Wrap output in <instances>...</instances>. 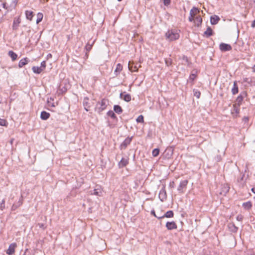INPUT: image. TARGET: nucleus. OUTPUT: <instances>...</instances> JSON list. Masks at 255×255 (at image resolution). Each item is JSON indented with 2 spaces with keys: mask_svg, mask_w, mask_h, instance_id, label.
Segmentation results:
<instances>
[{
  "mask_svg": "<svg viewBox=\"0 0 255 255\" xmlns=\"http://www.w3.org/2000/svg\"><path fill=\"white\" fill-rule=\"evenodd\" d=\"M32 70L34 73L38 74L41 73L43 71L42 68L37 66H33L32 67Z\"/></svg>",
  "mask_w": 255,
  "mask_h": 255,
  "instance_id": "obj_23",
  "label": "nucleus"
},
{
  "mask_svg": "<svg viewBox=\"0 0 255 255\" xmlns=\"http://www.w3.org/2000/svg\"><path fill=\"white\" fill-rule=\"evenodd\" d=\"M40 228H43L44 225L43 224H38Z\"/></svg>",
  "mask_w": 255,
  "mask_h": 255,
  "instance_id": "obj_51",
  "label": "nucleus"
},
{
  "mask_svg": "<svg viewBox=\"0 0 255 255\" xmlns=\"http://www.w3.org/2000/svg\"><path fill=\"white\" fill-rule=\"evenodd\" d=\"M159 198L161 201H164L167 198V195L165 190L164 188L161 189L159 193Z\"/></svg>",
  "mask_w": 255,
  "mask_h": 255,
  "instance_id": "obj_12",
  "label": "nucleus"
},
{
  "mask_svg": "<svg viewBox=\"0 0 255 255\" xmlns=\"http://www.w3.org/2000/svg\"><path fill=\"white\" fill-rule=\"evenodd\" d=\"M0 103H1V100H0Z\"/></svg>",
  "mask_w": 255,
  "mask_h": 255,
  "instance_id": "obj_55",
  "label": "nucleus"
},
{
  "mask_svg": "<svg viewBox=\"0 0 255 255\" xmlns=\"http://www.w3.org/2000/svg\"><path fill=\"white\" fill-rule=\"evenodd\" d=\"M107 115L108 116L111 117L113 119H115L117 118V116H116L114 112L112 111H109L107 113Z\"/></svg>",
  "mask_w": 255,
  "mask_h": 255,
  "instance_id": "obj_33",
  "label": "nucleus"
},
{
  "mask_svg": "<svg viewBox=\"0 0 255 255\" xmlns=\"http://www.w3.org/2000/svg\"><path fill=\"white\" fill-rule=\"evenodd\" d=\"M220 18L217 15H214L213 16H211L210 18V22L212 24H216L218 21L220 20Z\"/></svg>",
  "mask_w": 255,
  "mask_h": 255,
  "instance_id": "obj_20",
  "label": "nucleus"
},
{
  "mask_svg": "<svg viewBox=\"0 0 255 255\" xmlns=\"http://www.w3.org/2000/svg\"><path fill=\"white\" fill-rule=\"evenodd\" d=\"M194 21L195 23V25L196 26L199 27L201 25V23L202 22V18L201 17V16H197L195 17V19Z\"/></svg>",
  "mask_w": 255,
  "mask_h": 255,
  "instance_id": "obj_19",
  "label": "nucleus"
},
{
  "mask_svg": "<svg viewBox=\"0 0 255 255\" xmlns=\"http://www.w3.org/2000/svg\"><path fill=\"white\" fill-rule=\"evenodd\" d=\"M200 11L198 8L193 7L190 11V15L193 16L194 17L199 13Z\"/></svg>",
  "mask_w": 255,
  "mask_h": 255,
  "instance_id": "obj_18",
  "label": "nucleus"
},
{
  "mask_svg": "<svg viewBox=\"0 0 255 255\" xmlns=\"http://www.w3.org/2000/svg\"><path fill=\"white\" fill-rule=\"evenodd\" d=\"M165 64L167 66H170L171 63H172V60L170 58H168V59H166L165 60Z\"/></svg>",
  "mask_w": 255,
  "mask_h": 255,
  "instance_id": "obj_40",
  "label": "nucleus"
},
{
  "mask_svg": "<svg viewBox=\"0 0 255 255\" xmlns=\"http://www.w3.org/2000/svg\"><path fill=\"white\" fill-rule=\"evenodd\" d=\"M237 220L239 221H242L243 219V217L242 215H239L237 217Z\"/></svg>",
  "mask_w": 255,
  "mask_h": 255,
  "instance_id": "obj_44",
  "label": "nucleus"
},
{
  "mask_svg": "<svg viewBox=\"0 0 255 255\" xmlns=\"http://www.w3.org/2000/svg\"><path fill=\"white\" fill-rule=\"evenodd\" d=\"M28 58H24L22 59H21L18 63V67L19 68H22L23 66L25 65L28 63Z\"/></svg>",
  "mask_w": 255,
  "mask_h": 255,
  "instance_id": "obj_21",
  "label": "nucleus"
},
{
  "mask_svg": "<svg viewBox=\"0 0 255 255\" xmlns=\"http://www.w3.org/2000/svg\"><path fill=\"white\" fill-rule=\"evenodd\" d=\"M229 189L230 187L228 184L222 185L220 193L221 195H225L229 192Z\"/></svg>",
  "mask_w": 255,
  "mask_h": 255,
  "instance_id": "obj_9",
  "label": "nucleus"
},
{
  "mask_svg": "<svg viewBox=\"0 0 255 255\" xmlns=\"http://www.w3.org/2000/svg\"><path fill=\"white\" fill-rule=\"evenodd\" d=\"M213 31L212 28L210 27H208L207 29V30L204 32V35L207 37H209L210 36L212 35Z\"/></svg>",
  "mask_w": 255,
  "mask_h": 255,
  "instance_id": "obj_26",
  "label": "nucleus"
},
{
  "mask_svg": "<svg viewBox=\"0 0 255 255\" xmlns=\"http://www.w3.org/2000/svg\"><path fill=\"white\" fill-rule=\"evenodd\" d=\"M179 36V33L176 29L169 30L165 33L166 39L170 41L178 39Z\"/></svg>",
  "mask_w": 255,
  "mask_h": 255,
  "instance_id": "obj_1",
  "label": "nucleus"
},
{
  "mask_svg": "<svg viewBox=\"0 0 255 255\" xmlns=\"http://www.w3.org/2000/svg\"><path fill=\"white\" fill-rule=\"evenodd\" d=\"M91 195H95L96 196H101L102 194L101 187L99 185H96L95 188L93 190L90 191Z\"/></svg>",
  "mask_w": 255,
  "mask_h": 255,
  "instance_id": "obj_6",
  "label": "nucleus"
},
{
  "mask_svg": "<svg viewBox=\"0 0 255 255\" xmlns=\"http://www.w3.org/2000/svg\"><path fill=\"white\" fill-rule=\"evenodd\" d=\"M194 17L192 16H191V15H190L189 18H188V20L190 22H192L194 21Z\"/></svg>",
  "mask_w": 255,
  "mask_h": 255,
  "instance_id": "obj_47",
  "label": "nucleus"
},
{
  "mask_svg": "<svg viewBox=\"0 0 255 255\" xmlns=\"http://www.w3.org/2000/svg\"><path fill=\"white\" fill-rule=\"evenodd\" d=\"M232 226H233V227L234 228L233 231L235 232H236L238 230V228L234 225H232Z\"/></svg>",
  "mask_w": 255,
  "mask_h": 255,
  "instance_id": "obj_50",
  "label": "nucleus"
},
{
  "mask_svg": "<svg viewBox=\"0 0 255 255\" xmlns=\"http://www.w3.org/2000/svg\"><path fill=\"white\" fill-rule=\"evenodd\" d=\"M94 43V41H93L92 43H90V42H88L85 46V49L87 52H89L92 49L93 43Z\"/></svg>",
  "mask_w": 255,
  "mask_h": 255,
  "instance_id": "obj_31",
  "label": "nucleus"
},
{
  "mask_svg": "<svg viewBox=\"0 0 255 255\" xmlns=\"http://www.w3.org/2000/svg\"><path fill=\"white\" fill-rule=\"evenodd\" d=\"M83 106H84V109L86 111H89V109L90 107V104L89 103V98L87 97H85L83 100Z\"/></svg>",
  "mask_w": 255,
  "mask_h": 255,
  "instance_id": "obj_17",
  "label": "nucleus"
},
{
  "mask_svg": "<svg viewBox=\"0 0 255 255\" xmlns=\"http://www.w3.org/2000/svg\"><path fill=\"white\" fill-rule=\"evenodd\" d=\"M196 74H191L190 75L189 79L192 80V81H193L196 78Z\"/></svg>",
  "mask_w": 255,
  "mask_h": 255,
  "instance_id": "obj_43",
  "label": "nucleus"
},
{
  "mask_svg": "<svg viewBox=\"0 0 255 255\" xmlns=\"http://www.w3.org/2000/svg\"><path fill=\"white\" fill-rule=\"evenodd\" d=\"M151 214L153 215L154 217H155L156 218H158V216H157L156 214H155V212L154 211V210H152L151 211Z\"/></svg>",
  "mask_w": 255,
  "mask_h": 255,
  "instance_id": "obj_48",
  "label": "nucleus"
},
{
  "mask_svg": "<svg viewBox=\"0 0 255 255\" xmlns=\"http://www.w3.org/2000/svg\"><path fill=\"white\" fill-rule=\"evenodd\" d=\"M5 6V3H3V7L4 8Z\"/></svg>",
  "mask_w": 255,
  "mask_h": 255,
  "instance_id": "obj_53",
  "label": "nucleus"
},
{
  "mask_svg": "<svg viewBox=\"0 0 255 255\" xmlns=\"http://www.w3.org/2000/svg\"><path fill=\"white\" fill-rule=\"evenodd\" d=\"M109 104V101L106 99H103L101 101L98 102L95 107V111L99 114L105 110L107 105Z\"/></svg>",
  "mask_w": 255,
  "mask_h": 255,
  "instance_id": "obj_2",
  "label": "nucleus"
},
{
  "mask_svg": "<svg viewBox=\"0 0 255 255\" xmlns=\"http://www.w3.org/2000/svg\"><path fill=\"white\" fill-rule=\"evenodd\" d=\"M169 186L172 188H174L175 186L174 182V181L171 182L169 184Z\"/></svg>",
  "mask_w": 255,
  "mask_h": 255,
  "instance_id": "obj_46",
  "label": "nucleus"
},
{
  "mask_svg": "<svg viewBox=\"0 0 255 255\" xmlns=\"http://www.w3.org/2000/svg\"><path fill=\"white\" fill-rule=\"evenodd\" d=\"M252 27H255V19L252 22Z\"/></svg>",
  "mask_w": 255,
  "mask_h": 255,
  "instance_id": "obj_49",
  "label": "nucleus"
},
{
  "mask_svg": "<svg viewBox=\"0 0 255 255\" xmlns=\"http://www.w3.org/2000/svg\"><path fill=\"white\" fill-rule=\"evenodd\" d=\"M188 183L187 180H184L180 182L177 191L179 193H183L186 189L187 185Z\"/></svg>",
  "mask_w": 255,
  "mask_h": 255,
  "instance_id": "obj_3",
  "label": "nucleus"
},
{
  "mask_svg": "<svg viewBox=\"0 0 255 255\" xmlns=\"http://www.w3.org/2000/svg\"><path fill=\"white\" fill-rule=\"evenodd\" d=\"M194 96L199 99L200 97L201 93L199 91L194 90Z\"/></svg>",
  "mask_w": 255,
  "mask_h": 255,
  "instance_id": "obj_37",
  "label": "nucleus"
},
{
  "mask_svg": "<svg viewBox=\"0 0 255 255\" xmlns=\"http://www.w3.org/2000/svg\"><path fill=\"white\" fill-rule=\"evenodd\" d=\"M25 14H26V18L28 19H29L30 20L32 19V18L33 17V15L32 11L26 10L25 11Z\"/></svg>",
  "mask_w": 255,
  "mask_h": 255,
  "instance_id": "obj_30",
  "label": "nucleus"
},
{
  "mask_svg": "<svg viewBox=\"0 0 255 255\" xmlns=\"http://www.w3.org/2000/svg\"><path fill=\"white\" fill-rule=\"evenodd\" d=\"M8 55L11 57L12 61H14L17 57V55L12 51H9Z\"/></svg>",
  "mask_w": 255,
  "mask_h": 255,
  "instance_id": "obj_27",
  "label": "nucleus"
},
{
  "mask_svg": "<svg viewBox=\"0 0 255 255\" xmlns=\"http://www.w3.org/2000/svg\"><path fill=\"white\" fill-rule=\"evenodd\" d=\"M174 216V213L172 211L170 210L166 212L163 216H160V217H158V219H161L166 218H172Z\"/></svg>",
  "mask_w": 255,
  "mask_h": 255,
  "instance_id": "obj_14",
  "label": "nucleus"
},
{
  "mask_svg": "<svg viewBox=\"0 0 255 255\" xmlns=\"http://www.w3.org/2000/svg\"><path fill=\"white\" fill-rule=\"evenodd\" d=\"M137 123H142L144 122V118L142 115L139 116L136 120Z\"/></svg>",
  "mask_w": 255,
  "mask_h": 255,
  "instance_id": "obj_36",
  "label": "nucleus"
},
{
  "mask_svg": "<svg viewBox=\"0 0 255 255\" xmlns=\"http://www.w3.org/2000/svg\"><path fill=\"white\" fill-rule=\"evenodd\" d=\"M22 204V200H19V201L18 202V205H13L11 207L12 210H15L18 206L21 205Z\"/></svg>",
  "mask_w": 255,
  "mask_h": 255,
  "instance_id": "obj_34",
  "label": "nucleus"
},
{
  "mask_svg": "<svg viewBox=\"0 0 255 255\" xmlns=\"http://www.w3.org/2000/svg\"><path fill=\"white\" fill-rule=\"evenodd\" d=\"M16 247V244L15 243L11 244L6 251V254L8 255H12L13 254Z\"/></svg>",
  "mask_w": 255,
  "mask_h": 255,
  "instance_id": "obj_8",
  "label": "nucleus"
},
{
  "mask_svg": "<svg viewBox=\"0 0 255 255\" xmlns=\"http://www.w3.org/2000/svg\"><path fill=\"white\" fill-rule=\"evenodd\" d=\"M170 3V0H164V4L165 5H168Z\"/></svg>",
  "mask_w": 255,
  "mask_h": 255,
  "instance_id": "obj_45",
  "label": "nucleus"
},
{
  "mask_svg": "<svg viewBox=\"0 0 255 255\" xmlns=\"http://www.w3.org/2000/svg\"><path fill=\"white\" fill-rule=\"evenodd\" d=\"M50 117V114L45 111H42L41 113L40 118L43 120H47Z\"/></svg>",
  "mask_w": 255,
  "mask_h": 255,
  "instance_id": "obj_22",
  "label": "nucleus"
},
{
  "mask_svg": "<svg viewBox=\"0 0 255 255\" xmlns=\"http://www.w3.org/2000/svg\"><path fill=\"white\" fill-rule=\"evenodd\" d=\"M26 255L25 253L23 255Z\"/></svg>",
  "mask_w": 255,
  "mask_h": 255,
  "instance_id": "obj_54",
  "label": "nucleus"
},
{
  "mask_svg": "<svg viewBox=\"0 0 255 255\" xmlns=\"http://www.w3.org/2000/svg\"><path fill=\"white\" fill-rule=\"evenodd\" d=\"M114 110L118 114H120L123 112V109L119 105H115L114 107Z\"/></svg>",
  "mask_w": 255,
  "mask_h": 255,
  "instance_id": "obj_28",
  "label": "nucleus"
},
{
  "mask_svg": "<svg viewBox=\"0 0 255 255\" xmlns=\"http://www.w3.org/2000/svg\"><path fill=\"white\" fill-rule=\"evenodd\" d=\"M232 46L226 43H222L220 45V49L222 51H227L232 50Z\"/></svg>",
  "mask_w": 255,
  "mask_h": 255,
  "instance_id": "obj_7",
  "label": "nucleus"
},
{
  "mask_svg": "<svg viewBox=\"0 0 255 255\" xmlns=\"http://www.w3.org/2000/svg\"><path fill=\"white\" fill-rule=\"evenodd\" d=\"M42 17H43L42 14L40 13H38V18H37V19L36 20L37 23H38L39 22H40L42 20Z\"/></svg>",
  "mask_w": 255,
  "mask_h": 255,
  "instance_id": "obj_38",
  "label": "nucleus"
},
{
  "mask_svg": "<svg viewBox=\"0 0 255 255\" xmlns=\"http://www.w3.org/2000/svg\"><path fill=\"white\" fill-rule=\"evenodd\" d=\"M238 87L236 81L234 82L233 87L232 89V92L233 95H235L238 93Z\"/></svg>",
  "mask_w": 255,
  "mask_h": 255,
  "instance_id": "obj_24",
  "label": "nucleus"
},
{
  "mask_svg": "<svg viewBox=\"0 0 255 255\" xmlns=\"http://www.w3.org/2000/svg\"><path fill=\"white\" fill-rule=\"evenodd\" d=\"M252 191L253 193H255V187L252 188Z\"/></svg>",
  "mask_w": 255,
  "mask_h": 255,
  "instance_id": "obj_52",
  "label": "nucleus"
},
{
  "mask_svg": "<svg viewBox=\"0 0 255 255\" xmlns=\"http://www.w3.org/2000/svg\"><path fill=\"white\" fill-rule=\"evenodd\" d=\"M132 140V137H128L122 143L120 146L121 149H125L126 148L127 146L130 144Z\"/></svg>",
  "mask_w": 255,
  "mask_h": 255,
  "instance_id": "obj_5",
  "label": "nucleus"
},
{
  "mask_svg": "<svg viewBox=\"0 0 255 255\" xmlns=\"http://www.w3.org/2000/svg\"><path fill=\"white\" fill-rule=\"evenodd\" d=\"M152 155L154 157H156L159 155V150L158 148H155L152 151Z\"/></svg>",
  "mask_w": 255,
  "mask_h": 255,
  "instance_id": "obj_35",
  "label": "nucleus"
},
{
  "mask_svg": "<svg viewBox=\"0 0 255 255\" xmlns=\"http://www.w3.org/2000/svg\"><path fill=\"white\" fill-rule=\"evenodd\" d=\"M20 22V21L19 20V19H14L12 25V28L13 30H15L17 29Z\"/></svg>",
  "mask_w": 255,
  "mask_h": 255,
  "instance_id": "obj_29",
  "label": "nucleus"
},
{
  "mask_svg": "<svg viewBox=\"0 0 255 255\" xmlns=\"http://www.w3.org/2000/svg\"><path fill=\"white\" fill-rule=\"evenodd\" d=\"M6 123V121L5 120L2 119L0 118V126H5Z\"/></svg>",
  "mask_w": 255,
  "mask_h": 255,
  "instance_id": "obj_41",
  "label": "nucleus"
},
{
  "mask_svg": "<svg viewBox=\"0 0 255 255\" xmlns=\"http://www.w3.org/2000/svg\"><path fill=\"white\" fill-rule=\"evenodd\" d=\"M166 227L168 230L176 229L177 227L175 222H167L166 224Z\"/></svg>",
  "mask_w": 255,
  "mask_h": 255,
  "instance_id": "obj_10",
  "label": "nucleus"
},
{
  "mask_svg": "<svg viewBox=\"0 0 255 255\" xmlns=\"http://www.w3.org/2000/svg\"><path fill=\"white\" fill-rule=\"evenodd\" d=\"M243 206L247 209H250L251 208L252 204L251 202L249 201L246 203H244L243 204Z\"/></svg>",
  "mask_w": 255,
  "mask_h": 255,
  "instance_id": "obj_32",
  "label": "nucleus"
},
{
  "mask_svg": "<svg viewBox=\"0 0 255 255\" xmlns=\"http://www.w3.org/2000/svg\"><path fill=\"white\" fill-rule=\"evenodd\" d=\"M128 67L129 70L131 72H136L138 70V67L136 65H134L133 63L129 61L128 64Z\"/></svg>",
  "mask_w": 255,
  "mask_h": 255,
  "instance_id": "obj_16",
  "label": "nucleus"
},
{
  "mask_svg": "<svg viewBox=\"0 0 255 255\" xmlns=\"http://www.w3.org/2000/svg\"><path fill=\"white\" fill-rule=\"evenodd\" d=\"M40 67L42 68V69H43V70L45 69L46 62L45 61H43L41 63V65Z\"/></svg>",
  "mask_w": 255,
  "mask_h": 255,
  "instance_id": "obj_42",
  "label": "nucleus"
},
{
  "mask_svg": "<svg viewBox=\"0 0 255 255\" xmlns=\"http://www.w3.org/2000/svg\"><path fill=\"white\" fill-rule=\"evenodd\" d=\"M246 96L247 93L245 92L241 93L240 95L237 97L236 100V103L235 104H236V105H238V107H240L242 103L244 98Z\"/></svg>",
  "mask_w": 255,
  "mask_h": 255,
  "instance_id": "obj_4",
  "label": "nucleus"
},
{
  "mask_svg": "<svg viewBox=\"0 0 255 255\" xmlns=\"http://www.w3.org/2000/svg\"><path fill=\"white\" fill-rule=\"evenodd\" d=\"M120 97L126 102H129L131 100L130 95L129 94H126L125 92L121 93L120 95Z\"/></svg>",
  "mask_w": 255,
  "mask_h": 255,
  "instance_id": "obj_13",
  "label": "nucleus"
},
{
  "mask_svg": "<svg viewBox=\"0 0 255 255\" xmlns=\"http://www.w3.org/2000/svg\"><path fill=\"white\" fill-rule=\"evenodd\" d=\"M240 113V108L238 105L236 104L233 105V110H232L231 113L233 115V116L235 118L237 117L238 115Z\"/></svg>",
  "mask_w": 255,
  "mask_h": 255,
  "instance_id": "obj_11",
  "label": "nucleus"
},
{
  "mask_svg": "<svg viewBox=\"0 0 255 255\" xmlns=\"http://www.w3.org/2000/svg\"><path fill=\"white\" fill-rule=\"evenodd\" d=\"M128 163V159L122 158L121 161L119 162V167L123 168L125 167Z\"/></svg>",
  "mask_w": 255,
  "mask_h": 255,
  "instance_id": "obj_15",
  "label": "nucleus"
},
{
  "mask_svg": "<svg viewBox=\"0 0 255 255\" xmlns=\"http://www.w3.org/2000/svg\"><path fill=\"white\" fill-rule=\"evenodd\" d=\"M122 65L120 63L118 64L117 65L116 69L115 70V75L116 76H117L120 73V72L122 70Z\"/></svg>",
  "mask_w": 255,
  "mask_h": 255,
  "instance_id": "obj_25",
  "label": "nucleus"
},
{
  "mask_svg": "<svg viewBox=\"0 0 255 255\" xmlns=\"http://www.w3.org/2000/svg\"><path fill=\"white\" fill-rule=\"evenodd\" d=\"M5 208V200L3 199L0 203V209L3 210Z\"/></svg>",
  "mask_w": 255,
  "mask_h": 255,
  "instance_id": "obj_39",
  "label": "nucleus"
}]
</instances>
